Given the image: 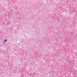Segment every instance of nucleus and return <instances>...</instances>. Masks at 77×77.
Returning <instances> with one entry per match:
<instances>
[{
  "mask_svg": "<svg viewBox=\"0 0 77 77\" xmlns=\"http://www.w3.org/2000/svg\"><path fill=\"white\" fill-rule=\"evenodd\" d=\"M7 41L8 40L7 39H5V42H7Z\"/></svg>",
  "mask_w": 77,
  "mask_h": 77,
  "instance_id": "f257e3e1",
  "label": "nucleus"
},
{
  "mask_svg": "<svg viewBox=\"0 0 77 77\" xmlns=\"http://www.w3.org/2000/svg\"><path fill=\"white\" fill-rule=\"evenodd\" d=\"M5 41L4 42H3V43H4V44H5Z\"/></svg>",
  "mask_w": 77,
  "mask_h": 77,
  "instance_id": "f03ea898",
  "label": "nucleus"
}]
</instances>
